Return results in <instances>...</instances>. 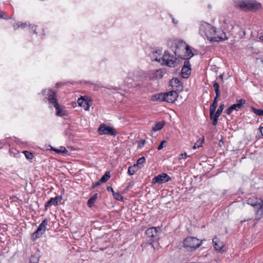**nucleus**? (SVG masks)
Masks as SVG:
<instances>
[{
    "instance_id": "f257e3e1",
    "label": "nucleus",
    "mask_w": 263,
    "mask_h": 263,
    "mask_svg": "<svg viewBox=\"0 0 263 263\" xmlns=\"http://www.w3.org/2000/svg\"><path fill=\"white\" fill-rule=\"evenodd\" d=\"M172 44L176 48L174 53L179 58L185 60H189L194 55L190 47L185 42L181 41L173 43ZM173 46V45H172Z\"/></svg>"
},
{
    "instance_id": "f03ea898",
    "label": "nucleus",
    "mask_w": 263,
    "mask_h": 263,
    "mask_svg": "<svg viewBox=\"0 0 263 263\" xmlns=\"http://www.w3.org/2000/svg\"><path fill=\"white\" fill-rule=\"evenodd\" d=\"M236 6L245 11H256L261 8V5L255 0H243Z\"/></svg>"
},
{
    "instance_id": "7ed1b4c3",
    "label": "nucleus",
    "mask_w": 263,
    "mask_h": 263,
    "mask_svg": "<svg viewBox=\"0 0 263 263\" xmlns=\"http://www.w3.org/2000/svg\"><path fill=\"white\" fill-rule=\"evenodd\" d=\"M202 245L196 237L189 236L183 241V247L189 251H193L199 248Z\"/></svg>"
},
{
    "instance_id": "20e7f679",
    "label": "nucleus",
    "mask_w": 263,
    "mask_h": 263,
    "mask_svg": "<svg viewBox=\"0 0 263 263\" xmlns=\"http://www.w3.org/2000/svg\"><path fill=\"white\" fill-rule=\"evenodd\" d=\"M145 241L146 243L151 245L155 249L153 243L159 239L158 231L156 228L152 227L147 229L145 232Z\"/></svg>"
},
{
    "instance_id": "39448f33",
    "label": "nucleus",
    "mask_w": 263,
    "mask_h": 263,
    "mask_svg": "<svg viewBox=\"0 0 263 263\" xmlns=\"http://www.w3.org/2000/svg\"><path fill=\"white\" fill-rule=\"evenodd\" d=\"M97 132L100 135H108L115 137L117 135V132L115 128L108 126L104 123H102L100 125Z\"/></svg>"
},
{
    "instance_id": "423d86ee",
    "label": "nucleus",
    "mask_w": 263,
    "mask_h": 263,
    "mask_svg": "<svg viewBox=\"0 0 263 263\" xmlns=\"http://www.w3.org/2000/svg\"><path fill=\"white\" fill-rule=\"evenodd\" d=\"M262 201L261 199H259L254 197L249 198L247 200V203L254 207V208L255 209L256 218L258 219L261 218V216L260 215V208H261V205L260 204V203Z\"/></svg>"
},
{
    "instance_id": "0eeeda50",
    "label": "nucleus",
    "mask_w": 263,
    "mask_h": 263,
    "mask_svg": "<svg viewBox=\"0 0 263 263\" xmlns=\"http://www.w3.org/2000/svg\"><path fill=\"white\" fill-rule=\"evenodd\" d=\"M161 59L163 63L169 67H174L176 65V58L171 55L167 51H165Z\"/></svg>"
},
{
    "instance_id": "6e6552de",
    "label": "nucleus",
    "mask_w": 263,
    "mask_h": 263,
    "mask_svg": "<svg viewBox=\"0 0 263 263\" xmlns=\"http://www.w3.org/2000/svg\"><path fill=\"white\" fill-rule=\"evenodd\" d=\"M171 178L166 173H162L153 178L152 180V184L163 183L168 182L171 180Z\"/></svg>"
},
{
    "instance_id": "1a4fd4ad",
    "label": "nucleus",
    "mask_w": 263,
    "mask_h": 263,
    "mask_svg": "<svg viewBox=\"0 0 263 263\" xmlns=\"http://www.w3.org/2000/svg\"><path fill=\"white\" fill-rule=\"evenodd\" d=\"M224 104H221L216 112H215V114L213 115L212 117H211V120H212V124L214 126H216L217 124V121L219 117L221 114L223 109H224Z\"/></svg>"
},
{
    "instance_id": "9d476101",
    "label": "nucleus",
    "mask_w": 263,
    "mask_h": 263,
    "mask_svg": "<svg viewBox=\"0 0 263 263\" xmlns=\"http://www.w3.org/2000/svg\"><path fill=\"white\" fill-rule=\"evenodd\" d=\"M165 94L166 102L168 103L174 102L178 97V93L175 90H172L168 92H165Z\"/></svg>"
},
{
    "instance_id": "9b49d317",
    "label": "nucleus",
    "mask_w": 263,
    "mask_h": 263,
    "mask_svg": "<svg viewBox=\"0 0 263 263\" xmlns=\"http://www.w3.org/2000/svg\"><path fill=\"white\" fill-rule=\"evenodd\" d=\"M62 199L61 196H57L54 198H51L45 204V207L46 209L51 206L52 205H56L58 203L60 202Z\"/></svg>"
},
{
    "instance_id": "f8f14e48",
    "label": "nucleus",
    "mask_w": 263,
    "mask_h": 263,
    "mask_svg": "<svg viewBox=\"0 0 263 263\" xmlns=\"http://www.w3.org/2000/svg\"><path fill=\"white\" fill-rule=\"evenodd\" d=\"M78 103L79 106L83 107L86 110H88L90 106L89 103V101L84 99V97H81L78 99Z\"/></svg>"
},
{
    "instance_id": "ddd939ff",
    "label": "nucleus",
    "mask_w": 263,
    "mask_h": 263,
    "mask_svg": "<svg viewBox=\"0 0 263 263\" xmlns=\"http://www.w3.org/2000/svg\"><path fill=\"white\" fill-rule=\"evenodd\" d=\"M246 100L245 99H239L236 100V103L232 105L231 107V109H232L233 110H238L239 109L243 107V105L245 104Z\"/></svg>"
},
{
    "instance_id": "4468645a",
    "label": "nucleus",
    "mask_w": 263,
    "mask_h": 263,
    "mask_svg": "<svg viewBox=\"0 0 263 263\" xmlns=\"http://www.w3.org/2000/svg\"><path fill=\"white\" fill-rule=\"evenodd\" d=\"M151 99L153 101H160L166 102V94L165 93H156L152 96Z\"/></svg>"
},
{
    "instance_id": "2eb2a0df",
    "label": "nucleus",
    "mask_w": 263,
    "mask_h": 263,
    "mask_svg": "<svg viewBox=\"0 0 263 263\" xmlns=\"http://www.w3.org/2000/svg\"><path fill=\"white\" fill-rule=\"evenodd\" d=\"M222 34L224 35L223 37V36H219V35H217V36H214V37H207V39H208V40H209L211 43L215 42H220L222 41H225V40H228V37H227L226 34L224 32H222Z\"/></svg>"
},
{
    "instance_id": "dca6fc26",
    "label": "nucleus",
    "mask_w": 263,
    "mask_h": 263,
    "mask_svg": "<svg viewBox=\"0 0 263 263\" xmlns=\"http://www.w3.org/2000/svg\"><path fill=\"white\" fill-rule=\"evenodd\" d=\"M213 243L215 249L219 252H222L223 251L222 250L223 246L222 243L218 241V239L216 237L213 239Z\"/></svg>"
},
{
    "instance_id": "f3484780",
    "label": "nucleus",
    "mask_w": 263,
    "mask_h": 263,
    "mask_svg": "<svg viewBox=\"0 0 263 263\" xmlns=\"http://www.w3.org/2000/svg\"><path fill=\"white\" fill-rule=\"evenodd\" d=\"M48 220L47 218L44 219L40 223L36 230L44 234L46 231V226L48 224Z\"/></svg>"
},
{
    "instance_id": "a211bd4d",
    "label": "nucleus",
    "mask_w": 263,
    "mask_h": 263,
    "mask_svg": "<svg viewBox=\"0 0 263 263\" xmlns=\"http://www.w3.org/2000/svg\"><path fill=\"white\" fill-rule=\"evenodd\" d=\"M170 85L172 87H178L182 86V83L177 78H174L170 81Z\"/></svg>"
},
{
    "instance_id": "6ab92c4d",
    "label": "nucleus",
    "mask_w": 263,
    "mask_h": 263,
    "mask_svg": "<svg viewBox=\"0 0 263 263\" xmlns=\"http://www.w3.org/2000/svg\"><path fill=\"white\" fill-rule=\"evenodd\" d=\"M54 107L55 108L57 113L56 115L60 117H63L66 115L65 111L63 110V107H61L59 104H56L54 105Z\"/></svg>"
},
{
    "instance_id": "aec40b11",
    "label": "nucleus",
    "mask_w": 263,
    "mask_h": 263,
    "mask_svg": "<svg viewBox=\"0 0 263 263\" xmlns=\"http://www.w3.org/2000/svg\"><path fill=\"white\" fill-rule=\"evenodd\" d=\"M98 198V194L95 193L92 195L87 201V206L89 208H91L93 206L97 199Z\"/></svg>"
},
{
    "instance_id": "412c9836",
    "label": "nucleus",
    "mask_w": 263,
    "mask_h": 263,
    "mask_svg": "<svg viewBox=\"0 0 263 263\" xmlns=\"http://www.w3.org/2000/svg\"><path fill=\"white\" fill-rule=\"evenodd\" d=\"M164 124V121L156 122L155 126L153 127L152 130L154 132L160 130L163 127Z\"/></svg>"
},
{
    "instance_id": "4be33fe9",
    "label": "nucleus",
    "mask_w": 263,
    "mask_h": 263,
    "mask_svg": "<svg viewBox=\"0 0 263 263\" xmlns=\"http://www.w3.org/2000/svg\"><path fill=\"white\" fill-rule=\"evenodd\" d=\"M191 69H186L182 67L181 69V75L182 78L185 79L187 78L191 74Z\"/></svg>"
},
{
    "instance_id": "5701e85b",
    "label": "nucleus",
    "mask_w": 263,
    "mask_h": 263,
    "mask_svg": "<svg viewBox=\"0 0 263 263\" xmlns=\"http://www.w3.org/2000/svg\"><path fill=\"white\" fill-rule=\"evenodd\" d=\"M145 162V158L144 157H142L138 159L136 165L139 168L143 166V164Z\"/></svg>"
},
{
    "instance_id": "b1692460",
    "label": "nucleus",
    "mask_w": 263,
    "mask_h": 263,
    "mask_svg": "<svg viewBox=\"0 0 263 263\" xmlns=\"http://www.w3.org/2000/svg\"><path fill=\"white\" fill-rule=\"evenodd\" d=\"M110 177V172H106L105 174L101 178L100 181L101 183H104L107 181Z\"/></svg>"
},
{
    "instance_id": "393cba45",
    "label": "nucleus",
    "mask_w": 263,
    "mask_h": 263,
    "mask_svg": "<svg viewBox=\"0 0 263 263\" xmlns=\"http://www.w3.org/2000/svg\"><path fill=\"white\" fill-rule=\"evenodd\" d=\"M138 167L136 165V164L129 166L128 169V174L129 175H133L138 170Z\"/></svg>"
},
{
    "instance_id": "a878e982",
    "label": "nucleus",
    "mask_w": 263,
    "mask_h": 263,
    "mask_svg": "<svg viewBox=\"0 0 263 263\" xmlns=\"http://www.w3.org/2000/svg\"><path fill=\"white\" fill-rule=\"evenodd\" d=\"M251 109L253 112L258 116H263V110L261 109H257L254 107H252Z\"/></svg>"
},
{
    "instance_id": "bb28decb",
    "label": "nucleus",
    "mask_w": 263,
    "mask_h": 263,
    "mask_svg": "<svg viewBox=\"0 0 263 263\" xmlns=\"http://www.w3.org/2000/svg\"><path fill=\"white\" fill-rule=\"evenodd\" d=\"M43 234V233H42L39 231L36 230L32 235V239L33 240H35L36 239L40 238Z\"/></svg>"
},
{
    "instance_id": "cd10ccee",
    "label": "nucleus",
    "mask_w": 263,
    "mask_h": 263,
    "mask_svg": "<svg viewBox=\"0 0 263 263\" xmlns=\"http://www.w3.org/2000/svg\"><path fill=\"white\" fill-rule=\"evenodd\" d=\"M43 234V233H42L39 231L36 230L32 235V239L33 240H35L36 239L40 238Z\"/></svg>"
},
{
    "instance_id": "c85d7f7f",
    "label": "nucleus",
    "mask_w": 263,
    "mask_h": 263,
    "mask_svg": "<svg viewBox=\"0 0 263 263\" xmlns=\"http://www.w3.org/2000/svg\"><path fill=\"white\" fill-rule=\"evenodd\" d=\"M23 153L24 154L26 158L28 160H31L34 157L33 154L30 152L24 151Z\"/></svg>"
},
{
    "instance_id": "c756f323",
    "label": "nucleus",
    "mask_w": 263,
    "mask_h": 263,
    "mask_svg": "<svg viewBox=\"0 0 263 263\" xmlns=\"http://www.w3.org/2000/svg\"><path fill=\"white\" fill-rule=\"evenodd\" d=\"M114 198L119 201H123V198L121 194L119 192H114L112 194Z\"/></svg>"
},
{
    "instance_id": "7c9ffc66",
    "label": "nucleus",
    "mask_w": 263,
    "mask_h": 263,
    "mask_svg": "<svg viewBox=\"0 0 263 263\" xmlns=\"http://www.w3.org/2000/svg\"><path fill=\"white\" fill-rule=\"evenodd\" d=\"M52 149L58 154H66L68 153V151L66 149L65 147H62L61 149L52 148Z\"/></svg>"
},
{
    "instance_id": "2f4dec72",
    "label": "nucleus",
    "mask_w": 263,
    "mask_h": 263,
    "mask_svg": "<svg viewBox=\"0 0 263 263\" xmlns=\"http://www.w3.org/2000/svg\"><path fill=\"white\" fill-rule=\"evenodd\" d=\"M217 106L214 105H211L210 107V118L212 117L213 115L215 114Z\"/></svg>"
},
{
    "instance_id": "473e14b6",
    "label": "nucleus",
    "mask_w": 263,
    "mask_h": 263,
    "mask_svg": "<svg viewBox=\"0 0 263 263\" xmlns=\"http://www.w3.org/2000/svg\"><path fill=\"white\" fill-rule=\"evenodd\" d=\"M213 87L215 88V93L217 96L218 93H220V91L219 90V85L218 83L215 82L213 84Z\"/></svg>"
},
{
    "instance_id": "72a5a7b5",
    "label": "nucleus",
    "mask_w": 263,
    "mask_h": 263,
    "mask_svg": "<svg viewBox=\"0 0 263 263\" xmlns=\"http://www.w3.org/2000/svg\"><path fill=\"white\" fill-rule=\"evenodd\" d=\"M39 257L35 255H33L31 256L30 261L32 262L39 263Z\"/></svg>"
},
{
    "instance_id": "f704fd0d",
    "label": "nucleus",
    "mask_w": 263,
    "mask_h": 263,
    "mask_svg": "<svg viewBox=\"0 0 263 263\" xmlns=\"http://www.w3.org/2000/svg\"><path fill=\"white\" fill-rule=\"evenodd\" d=\"M47 95L48 98H54L55 97L56 93L54 91H52V90L49 89L48 90V93Z\"/></svg>"
},
{
    "instance_id": "c9c22d12",
    "label": "nucleus",
    "mask_w": 263,
    "mask_h": 263,
    "mask_svg": "<svg viewBox=\"0 0 263 263\" xmlns=\"http://www.w3.org/2000/svg\"><path fill=\"white\" fill-rule=\"evenodd\" d=\"M185 60H186L184 61V65L182 67H183L184 68H186V69H191V64H190L189 61L186 59H185Z\"/></svg>"
},
{
    "instance_id": "e433bc0d",
    "label": "nucleus",
    "mask_w": 263,
    "mask_h": 263,
    "mask_svg": "<svg viewBox=\"0 0 263 263\" xmlns=\"http://www.w3.org/2000/svg\"><path fill=\"white\" fill-rule=\"evenodd\" d=\"M48 100H49L50 103L52 104L54 106V105H55L56 104H59L58 103V100L55 98V97H54V98H48Z\"/></svg>"
},
{
    "instance_id": "4c0bfd02",
    "label": "nucleus",
    "mask_w": 263,
    "mask_h": 263,
    "mask_svg": "<svg viewBox=\"0 0 263 263\" xmlns=\"http://www.w3.org/2000/svg\"><path fill=\"white\" fill-rule=\"evenodd\" d=\"M204 24L208 26L209 29H211L214 34H216L217 33L216 28L211 26L209 24L206 23H204Z\"/></svg>"
},
{
    "instance_id": "58836bf2",
    "label": "nucleus",
    "mask_w": 263,
    "mask_h": 263,
    "mask_svg": "<svg viewBox=\"0 0 263 263\" xmlns=\"http://www.w3.org/2000/svg\"><path fill=\"white\" fill-rule=\"evenodd\" d=\"M204 141V138L203 137L202 139L201 140V142L199 144H198V143H199V141H198L197 143H196L195 144V145H194L193 148L194 149H195L197 147H199L201 146L202 144L203 143Z\"/></svg>"
},
{
    "instance_id": "ea45409f",
    "label": "nucleus",
    "mask_w": 263,
    "mask_h": 263,
    "mask_svg": "<svg viewBox=\"0 0 263 263\" xmlns=\"http://www.w3.org/2000/svg\"><path fill=\"white\" fill-rule=\"evenodd\" d=\"M166 142V141H165V140H163V141H162L161 142L160 144H159V146H158V147H157L158 150H161V149H162L163 148V144H164V143H165Z\"/></svg>"
},
{
    "instance_id": "a19ab883",
    "label": "nucleus",
    "mask_w": 263,
    "mask_h": 263,
    "mask_svg": "<svg viewBox=\"0 0 263 263\" xmlns=\"http://www.w3.org/2000/svg\"><path fill=\"white\" fill-rule=\"evenodd\" d=\"M101 183H102L100 181H98L96 182H95V183H93L92 184V185L91 186V189H95V187H96L97 186L100 185L101 184Z\"/></svg>"
},
{
    "instance_id": "79ce46f5",
    "label": "nucleus",
    "mask_w": 263,
    "mask_h": 263,
    "mask_svg": "<svg viewBox=\"0 0 263 263\" xmlns=\"http://www.w3.org/2000/svg\"><path fill=\"white\" fill-rule=\"evenodd\" d=\"M261 202L260 203V204L261 205V208H260V215L261 216V218L263 217V199H261Z\"/></svg>"
},
{
    "instance_id": "37998d69",
    "label": "nucleus",
    "mask_w": 263,
    "mask_h": 263,
    "mask_svg": "<svg viewBox=\"0 0 263 263\" xmlns=\"http://www.w3.org/2000/svg\"><path fill=\"white\" fill-rule=\"evenodd\" d=\"M17 25L18 26V27H21V28H25L27 25L26 23H22L21 22H18L17 24Z\"/></svg>"
},
{
    "instance_id": "c03bdc74",
    "label": "nucleus",
    "mask_w": 263,
    "mask_h": 263,
    "mask_svg": "<svg viewBox=\"0 0 263 263\" xmlns=\"http://www.w3.org/2000/svg\"><path fill=\"white\" fill-rule=\"evenodd\" d=\"M145 143V140H141L139 143L138 147H140V148L142 147L144 145Z\"/></svg>"
},
{
    "instance_id": "a18cd8bd",
    "label": "nucleus",
    "mask_w": 263,
    "mask_h": 263,
    "mask_svg": "<svg viewBox=\"0 0 263 263\" xmlns=\"http://www.w3.org/2000/svg\"><path fill=\"white\" fill-rule=\"evenodd\" d=\"M233 110L232 109H231V107H229L226 110V113L228 115H230L232 111Z\"/></svg>"
},
{
    "instance_id": "49530a36",
    "label": "nucleus",
    "mask_w": 263,
    "mask_h": 263,
    "mask_svg": "<svg viewBox=\"0 0 263 263\" xmlns=\"http://www.w3.org/2000/svg\"><path fill=\"white\" fill-rule=\"evenodd\" d=\"M180 156V157H179L180 159H185L188 157L186 153H182Z\"/></svg>"
},
{
    "instance_id": "de8ad7c7",
    "label": "nucleus",
    "mask_w": 263,
    "mask_h": 263,
    "mask_svg": "<svg viewBox=\"0 0 263 263\" xmlns=\"http://www.w3.org/2000/svg\"><path fill=\"white\" fill-rule=\"evenodd\" d=\"M70 129L69 128H68L65 131V134L66 136H70L71 135V133L70 132Z\"/></svg>"
},
{
    "instance_id": "09e8293b",
    "label": "nucleus",
    "mask_w": 263,
    "mask_h": 263,
    "mask_svg": "<svg viewBox=\"0 0 263 263\" xmlns=\"http://www.w3.org/2000/svg\"><path fill=\"white\" fill-rule=\"evenodd\" d=\"M106 189L108 192H111L112 193V194L114 193V192H115V191H114V190L111 186H108L107 187Z\"/></svg>"
},
{
    "instance_id": "8fccbe9b",
    "label": "nucleus",
    "mask_w": 263,
    "mask_h": 263,
    "mask_svg": "<svg viewBox=\"0 0 263 263\" xmlns=\"http://www.w3.org/2000/svg\"><path fill=\"white\" fill-rule=\"evenodd\" d=\"M220 93H218V95L217 96V94H216V96L214 99L213 101L217 102L218 98L220 97Z\"/></svg>"
},
{
    "instance_id": "3c124183",
    "label": "nucleus",
    "mask_w": 263,
    "mask_h": 263,
    "mask_svg": "<svg viewBox=\"0 0 263 263\" xmlns=\"http://www.w3.org/2000/svg\"><path fill=\"white\" fill-rule=\"evenodd\" d=\"M5 13L4 11H0V18H5L4 17Z\"/></svg>"
},
{
    "instance_id": "603ef678",
    "label": "nucleus",
    "mask_w": 263,
    "mask_h": 263,
    "mask_svg": "<svg viewBox=\"0 0 263 263\" xmlns=\"http://www.w3.org/2000/svg\"><path fill=\"white\" fill-rule=\"evenodd\" d=\"M223 144H224V142L222 139L219 141V145L220 146H221L222 145H223Z\"/></svg>"
},
{
    "instance_id": "864d4df0",
    "label": "nucleus",
    "mask_w": 263,
    "mask_h": 263,
    "mask_svg": "<svg viewBox=\"0 0 263 263\" xmlns=\"http://www.w3.org/2000/svg\"><path fill=\"white\" fill-rule=\"evenodd\" d=\"M56 85H57V87H59L63 85L64 83H63L62 82H60V83H57Z\"/></svg>"
},
{
    "instance_id": "5fc2aeb1",
    "label": "nucleus",
    "mask_w": 263,
    "mask_h": 263,
    "mask_svg": "<svg viewBox=\"0 0 263 263\" xmlns=\"http://www.w3.org/2000/svg\"><path fill=\"white\" fill-rule=\"evenodd\" d=\"M259 130L260 133H261V135L263 136V127H260L259 128Z\"/></svg>"
},
{
    "instance_id": "6e6d98bb",
    "label": "nucleus",
    "mask_w": 263,
    "mask_h": 263,
    "mask_svg": "<svg viewBox=\"0 0 263 263\" xmlns=\"http://www.w3.org/2000/svg\"><path fill=\"white\" fill-rule=\"evenodd\" d=\"M157 72H160V77L162 78L163 76V74H162V71L161 70H157Z\"/></svg>"
},
{
    "instance_id": "4d7b16f0",
    "label": "nucleus",
    "mask_w": 263,
    "mask_h": 263,
    "mask_svg": "<svg viewBox=\"0 0 263 263\" xmlns=\"http://www.w3.org/2000/svg\"><path fill=\"white\" fill-rule=\"evenodd\" d=\"M212 105H215V106H217V102L213 101V102L212 104Z\"/></svg>"
},
{
    "instance_id": "13d9d810",
    "label": "nucleus",
    "mask_w": 263,
    "mask_h": 263,
    "mask_svg": "<svg viewBox=\"0 0 263 263\" xmlns=\"http://www.w3.org/2000/svg\"><path fill=\"white\" fill-rule=\"evenodd\" d=\"M219 78L221 79L222 81H223V74H221L219 76Z\"/></svg>"
},
{
    "instance_id": "bf43d9fd",
    "label": "nucleus",
    "mask_w": 263,
    "mask_h": 263,
    "mask_svg": "<svg viewBox=\"0 0 263 263\" xmlns=\"http://www.w3.org/2000/svg\"><path fill=\"white\" fill-rule=\"evenodd\" d=\"M222 32H223V31H221V33L220 35H219V36H223V37L224 36V35L222 34Z\"/></svg>"
},
{
    "instance_id": "052dcab7",
    "label": "nucleus",
    "mask_w": 263,
    "mask_h": 263,
    "mask_svg": "<svg viewBox=\"0 0 263 263\" xmlns=\"http://www.w3.org/2000/svg\"><path fill=\"white\" fill-rule=\"evenodd\" d=\"M249 219H247V220H249ZM246 221V219H244L243 220H242V221H241V222H244V221Z\"/></svg>"
},
{
    "instance_id": "680f3d73",
    "label": "nucleus",
    "mask_w": 263,
    "mask_h": 263,
    "mask_svg": "<svg viewBox=\"0 0 263 263\" xmlns=\"http://www.w3.org/2000/svg\"><path fill=\"white\" fill-rule=\"evenodd\" d=\"M259 39L263 40V36H260Z\"/></svg>"
},
{
    "instance_id": "e2e57ef3",
    "label": "nucleus",
    "mask_w": 263,
    "mask_h": 263,
    "mask_svg": "<svg viewBox=\"0 0 263 263\" xmlns=\"http://www.w3.org/2000/svg\"><path fill=\"white\" fill-rule=\"evenodd\" d=\"M173 22L175 23V24H176L177 22H175V21L174 20V19L173 18Z\"/></svg>"
},
{
    "instance_id": "0e129e2a",
    "label": "nucleus",
    "mask_w": 263,
    "mask_h": 263,
    "mask_svg": "<svg viewBox=\"0 0 263 263\" xmlns=\"http://www.w3.org/2000/svg\"><path fill=\"white\" fill-rule=\"evenodd\" d=\"M156 60L160 62V59L159 60H157V59H156Z\"/></svg>"
},
{
    "instance_id": "69168bd1",
    "label": "nucleus",
    "mask_w": 263,
    "mask_h": 263,
    "mask_svg": "<svg viewBox=\"0 0 263 263\" xmlns=\"http://www.w3.org/2000/svg\"><path fill=\"white\" fill-rule=\"evenodd\" d=\"M30 263H35V262H30Z\"/></svg>"
}]
</instances>
